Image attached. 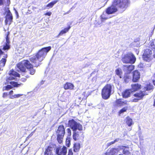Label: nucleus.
Returning a JSON list of instances; mask_svg holds the SVG:
<instances>
[{
    "mask_svg": "<svg viewBox=\"0 0 155 155\" xmlns=\"http://www.w3.org/2000/svg\"><path fill=\"white\" fill-rule=\"evenodd\" d=\"M141 85L138 84L131 85L132 90L134 91H135L140 89L141 88Z\"/></svg>",
    "mask_w": 155,
    "mask_h": 155,
    "instance_id": "6ab92c4d",
    "label": "nucleus"
},
{
    "mask_svg": "<svg viewBox=\"0 0 155 155\" xmlns=\"http://www.w3.org/2000/svg\"><path fill=\"white\" fill-rule=\"evenodd\" d=\"M114 143H115L114 142V141H113L111 142L108 143L107 144V147H109V146H110L111 145L113 144H114Z\"/></svg>",
    "mask_w": 155,
    "mask_h": 155,
    "instance_id": "c9c22d12",
    "label": "nucleus"
},
{
    "mask_svg": "<svg viewBox=\"0 0 155 155\" xmlns=\"http://www.w3.org/2000/svg\"><path fill=\"white\" fill-rule=\"evenodd\" d=\"M74 87L73 84L69 82L66 83L64 85V88L65 90H73Z\"/></svg>",
    "mask_w": 155,
    "mask_h": 155,
    "instance_id": "a211bd4d",
    "label": "nucleus"
},
{
    "mask_svg": "<svg viewBox=\"0 0 155 155\" xmlns=\"http://www.w3.org/2000/svg\"><path fill=\"white\" fill-rule=\"evenodd\" d=\"M3 53L2 51V50L0 49V55H1V54H2Z\"/></svg>",
    "mask_w": 155,
    "mask_h": 155,
    "instance_id": "5fc2aeb1",
    "label": "nucleus"
},
{
    "mask_svg": "<svg viewBox=\"0 0 155 155\" xmlns=\"http://www.w3.org/2000/svg\"><path fill=\"white\" fill-rule=\"evenodd\" d=\"M116 74L117 75H118L119 76V77H120V78H122L121 74H122V72L121 70L120 69V68L117 69L116 70Z\"/></svg>",
    "mask_w": 155,
    "mask_h": 155,
    "instance_id": "c756f323",
    "label": "nucleus"
},
{
    "mask_svg": "<svg viewBox=\"0 0 155 155\" xmlns=\"http://www.w3.org/2000/svg\"><path fill=\"white\" fill-rule=\"evenodd\" d=\"M127 110V107H124L121 109L119 112V114H121L124 113V112H125L126 110Z\"/></svg>",
    "mask_w": 155,
    "mask_h": 155,
    "instance_id": "2f4dec72",
    "label": "nucleus"
},
{
    "mask_svg": "<svg viewBox=\"0 0 155 155\" xmlns=\"http://www.w3.org/2000/svg\"><path fill=\"white\" fill-rule=\"evenodd\" d=\"M117 8L116 5H113V2L112 5L107 8L106 10V13L109 14H112L117 12Z\"/></svg>",
    "mask_w": 155,
    "mask_h": 155,
    "instance_id": "9b49d317",
    "label": "nucleus"
},
{
    "mask_svg": "<svg viewBox=\"0 0 155 155\" xmlns=\"http://www.w3.org/2000/svg\"><path fill=\"white\" fill-rule=\"evenodd\" d=\"M70 28V26H69L68 28H64L58 34L57 37H58L62 35L63 34L66 33L69 31Z\"/></svg>",
    "mask_w": 155,
    "mask_h": 155,
    "instance_id": "412c9836",
    "label": "nucleus"
},
{
    "mask_svg": "<svg viewBox=\"0 0 155 155\" xmlns=\"http://www.w3.org/2000/svg\"><path fill=\"white\" fill-rule=\"evenodd\" d=\"M5 23L6 25L10 24L12 22L13 18L11 13L9 11L7 12L5 17Z\"/></svg>",
    "mask_w": 155,
    "mask_h": 155,
    "instance_id": "ddd939ff",
    "label": "nucleus"
},
{
    "mask_svg": "<svg viewBox=\"0 0 155 155\" xmlns=\"http://www.w3.org/2000/svg\"><path fill=\"white\" fill-rule=\"evenodd\" d=\"M112 86L110 84L106 85L102 90L101 95L102 98L105 100L109 98L111 95Z\"/></svg>",
    "mask_w": 155,
    "mask_h": 155,
    "instance_id": "423d86ee",
    "label": "nucleus"
},
{
    "mask_svg": "<svg viewBox=\"0 0 155 155\" xmlns=\"http://www.w3.org/2000/svg\"><path fill=\"white\" fill-rule=\"evenodd\" d=\"M80 147V144L79 143H76L74 144V150L75 152H77L79 151Z\"/></svg>",
    "mask_w": 155,
    "mask_h": 155,
    "instance_id": "bb28decb",
    "label": "nucleus"
},
{
    "mask_svg": "<svg viewBox=\"0 0 155 155\" xmlns=\"http://www.w3.org/2000/svg\"><path fill=\"white\" fill-rule=\"evenodd\" d=\"M108 0H105L104 1L105 2L104 5L103 6H104L106 4V3H107V2L108 1Z\"/></svg>",
    "mask_w": 155,
    "mask_h": 155,
    "instance_id": "3c124183",
    "label": "nucleus"
},
{
    "mask_svg": "<svg viewBox=\"0 0 155 155\" xmlns=\"http://www.w3.org/2000/svg\"><path fill=\"white\" fill-rule=\"evenodd\" d=\"M10 76L6 79L8 84H10L13 85L14 87H18L22 85V84H18L17 82L12 80L17 81L16 77H19L20 75L17 72L14 71H11L10 73Z\"/></svg>",
    "mask_w": 155,
    "mask_h": 155,
    "instance_id": "7ed1b4c3",
    "label": "nucleus"
},
{
    "mask_svg": "<svg viewBox=\"0 0 155 155\" xmlns=\"http://www.w3.org/2000/svg\"><path fill=\"white\" fill-rule=\"evenodd\" d=\"M68 124L73 131H81L83 130L82 125L73 119L70 120Z\"/></svg>",
    "mask_w": 155,
    "mask_h": 155,
    "instance_id": "0eeeda50",
    "label": "nucleus"
},
{
    "mask_svg": "<svg viewBox=\"0 0 155 155\" xmlns=\"http://www.w3.org/2000/svg\"><path fill=\"white\" fill-rule=\"evenodd\" d=\"M152 52L151 50L146 49L144 52L143 55V60L148 62H149L153 59Z\"/></svg>",
    "mask_w": 155,
    "mask_h": 155,
    "instance_id": "9d476101",
    "label": "nucleus"
},
{
    "mask_svg": "<svg viewBox=\"0 0 155 155\" xmlns=\"http://www.w3.org/2000/svg\"><path fill=\"white\" fill-rule=\"evenodd\" d=\"M113 5L120 10L124 11L130 4L129 0H114Z\"/></svg>",
    "mask_w": 155,
    "mask_h": 155,
    "instance_id": "20e7f679",
    "label": "nucleus"
},
{
    "mask_svg": "<svg viewBox=\"0 0 155 155\" xmlns=\"http://www.w3.org/2000/svg\"><path fill=\"white\" fill-rule=\"evenodd\" d=\"M66 144L68 145V147H69L70 144L69 140V139H67L66 141Z\"/></svg>",
    "mask_w": 155,
    "mask_h": 155,
    "instance_id": "4c0bfd02",
    "label": "nucleus"
},
{
    "mask_svg": "<svg viewBox=\"0 0 155 155\" xmlns=\"http://www.w3.org/2000/svg\"><path fill=\"white\" fill-rule=\"evenodd\" d=\"M51 49V46L42 48L38 51L36 55L30 58V61L34 64V65L35 67H38L41 64V62L44 60L47 53Z\"/></svg>",
    "mask_w": 155,
    "mask_h": 155,
    "instance_id": "f257e3e1",
    "label": "nucleus"
},
{
    "mask_svg": "<svg viewBox=\"0 0 155 155\" xmlns=\"http://www.w3.org/2000/svg\"><path fill=\"white\" fill-rule=\"evenodd\" d=\"M153 89V86L151 85L150 83H147L145 85L144 88L142 89V91L134 94V96L138 98L139 99H142L145 95L148 94L151 91H152Z\"/></svg>",
    "mask_w": 155,
    "mask_h": 155,
    "instance_id": "f03ea898",
    "label": "nucleus"
},
{
    "mask_svg": "<svg viewBox=\"0 0 155 155\" xmlns=\"http://www.w3.org/2000/svg\"><path fill=\"white\" fill-rule=\"evenodd\" d=\"M140 99H138V98H134L133 100V101L134 102H137Z\"/></svg>",
    "mask_w": 155,
    "mask_h": 155,
    "instance_id": "c03bdc74",
    "label": "nucleus"
},
{
    "mask_svg": "<svg viewBox=\"0 0 155 155\" xmlns=\"http://www.w3.org/2000/svg\"><path fill=\"white\" fill-rule=\"evenodd\" d=\"M109 14H107L106 12H104L101 15V21H103L104 20L110 18L108 15Z\"/></svg>",
    "mask_w": 155,
    "mask_h": 155,
    "instance_id": "5701e85b",
    "label": "nucleus"
},
{
    "mask_svg": "<svg viewBox=\"0 0 155 155\" xmlns=\"http://www.w3.org/2000/svg\"><path fill=\"white\" fill-rule=\"evenodd\" d=\"M12 88V87L10 85H7L5 87V90H9Z\"/></svg>",
    "mask_w": 155,
    "mask_h": 155,
    "instance_id": "72a5a7b5",
    "label": "nucleus"
},
{
    "mask_svg": "<svg viewBox=\"0 0 155 155\" xmlns=\"http://www.w3.org/2000/svg\"><path fill=\"white\" fill-rule=\"evenodd\" d=\"M136 58L135 56L131 53H128L125 55L122 58V61L124 63H134L135 61Z\"/></svg>",
    "mask_w": 155,
    "mask_h": 155,
    "instance_id": "6e6552de",
    "label": "nucleus"
},
{
    "mask_svg": "<svg viewBox=\"0 0 155 155\" xmlns=\"http://www.w3.org/2000/svg\"><path fill=\"white\" fill-rule=\"evenodd\" d=\"M138 66L139 68H143L144 67V65L143 64L140 63L138 64Z\"/></svg>",
    "mask_w": 155,
    "mask_h": 155,
    "instance_id": "58836bf2",
    "label": "nucleus"
},
{
    "mask_svg": "<svg viewBox=\"0 0 155 155\" xmlns=\"http://www.w3.org/2000/svg\"><path fill=\"white\" fill-rule=\"evenodd\" d=\"M21 81H26V80L25 78H21Z\"/></svg>",
    "mask_w": 155,
    "mask_h": 155,
    "instance_id": "864d4df0",
    "label": "nucleus"
},
{
    "mask_svg": "<svg viewBox=\"0 0 155 155\" xmlns=\"http://www.w3.org/2000/svg\"><path fill=\"white\" fill-rule=\"evenodd\" d=\"M81 133V131H73V138L75 140L79 139V134Z\"/></svg>",
    "mask_w": 155,
    "mask_h": 155,
    "instance_id": "4be33fe9",
    "label": "nucleus"
},
{
    "mask_svg": "<svg viewBox=\"0 0 155 155\" xmlns=\"http://www.w3.org/2000/svg\"><path fill=\"white\" fill-rule=\"evenodd\" d=\"M3 0H0V5H2L3 4Z\"/></svg>",
    "mask_w": 155,
    "mask_h": 155,
    "instance_id": "de8ad7c7",
    "label": "nucleus"
},
{
    "mask_svg": "<svg viewBox=\"0 0 155 155\" xmlns=\"http://www.w3.org/2000/svg\"><path fill=\"white\" fill-rule=\"evenodd\" d=\"M52 149V148L51 147H48V148L45 150V155H53L51 152Z\"/></svg>",
    "mask_w": 155,
    "mask_h": 155,
    "instance_id": "b1692460",
    "label": "nucleus"
},
{
    "mask_svg": "<svg viewBox=\"0 0 155 155\" xmlns=\"http://www.w3.org/2000/svg\"><path fill=\"white\" fill-rule=\"evenodd\" d=\"M73 153L72 150L71 149H70L68 152V155H73Z\"/></svg>",
    "mask_w": 155,
    "mask_h": 155,
    "instance_id": "e433bc0d",
    "label": "nucleus"
},
{
    "mask_svg": "<svg viewBox=\"0 0 155 155\" xmlns=\"http://www.w3.org/2000/svg\"><path fill=\"white\" fill-rule=\"evenodd\" d=\"M152 56H153V57L155 58V54L154 55H152Z\"/></svg>",
    "mask_w": 155,
    "mask_h": 155,
    "instance_id": "052dcab7",
    "label": "nucleus"
},
{
    "mask_svg": "<svg viewBox=\"0 0 155 155\" xmlns=\"http://www.w3.org/2000/svg\"><path fill=\"white\" fill-rule=\"evenodd\" d=\"M8 95V94L7 93H4L3 94L2 97L3 98L6 97Z\"/></svg>",
    "mask_w": 155,
    "mask_h": 155,
    "instance_id": "ea45409f",
    "label": "nucleus"
},
{
    "mask_svg": "<svg viewBox=\"0 0 155 155\" xmlns=\"http://www.w3.org/2000/svg\"><path fill=\"white\" fill-rule=\"evenodd\" d=\"M120 150H122L123 154L126 155H128L130 154L129 148L128 147L122 146L119 147Z\"/></svg>",
    "mask_w": 155,
    "mask_h": 155,
    "instance_id": "dca6fc26",
    "label": "nucleus"
},
{
    "mask_svg": "<svg viewBox=\"0 0 155 155\" xmlns=\"http://www.w3.org/2000/svg\"><path fill=\"white\" fill-rule=\"evenodd\" d=\"M119 150H120L119 147L117 148L111 149L110 151V154L114 155L116 153H117L119 152Z\"/></svg>",
    "mask_w": 155,
    "mask_h": 155,
    "instance_id": "393cba45",
    "label": "nucleus"
},
{
    "mask_svg": "<svg viewBox=\"0 0 155 155\" xmlns=\"http://www.w3.org/2000/svg\"><path fill=\"white\" fill-rule=\"evenodd\" d=\"M67 131L69 134H71V130L70 128L67 129Z\"/></svg>",
    "mask_w": 155,
    "mask_h": 155,
    "instance_id": "49530a36",
    "label": "nucleus"
},
{
    "mask_svg": "<svg viewBox=\"0 0 155 155\" xmlns=\"http://www.w3.org/2000/svg\"><path fill=\"white\" fill-rule=\"evenodd\" d=\"M67 148L65 146L60 148L59 150L56 149V151L58 155H66L67 153Z\"/></svg>",
    "mask_w": 155,
    "mask_h": 155,
    "instance_id": "4468645a",
    "label": "nucleus"
},
{
    "mask_svg": "<svg viewBox=\"0 0 155 155\" xmlns=\"http://www.w3.org/2000/svg\"><path fill=\"white\" fill-rule=\"evenodd\" d=\"M153 84L155 85V81H153Z\"/></svg>",
    "mask_w": 155,
    "mask_h": 155,
    "instance_id": "13d9d810",
    "label": "nucleus"
},
{
    "mask_svg": "<svg viewBox=\"0 0 155 155\" xmlns=\"http://www.w3.org/2000/svg\"><path fill=\"white\" fill-rule=\"evenodd\" d=\"M153 105H154V106L155 107V101H154Z\"/></svg>",
    "mask_w": 155,
    "mask_h": 155,
    "instance_id": "bf43d9fd",
    "label": "nucleus"
},
{
    "mask_svg": "<svg viewBox=\"0 0 155 155\" xmlns=\"http://www.w3.org/2000/svg\"><path fill=\"white\" fill-rule=\"evenodd\" d=\"M126 122L128 126H130L133 124L132 119L128 117H127Z\"/></svg>",
    "mask_w": 155,
    "mask_h": 155,
    "instance_id": "a878e982",
    "label": "nucleus"
},
{
    "mask_svg": "<svg viewBox=\"0 0 155 155\" xmlns=\"http://www.w3.org/2000/svg\"><path fill=\"white\" fill-rule=\"evenodd\" d=\"M140 78V72L137 71H135L133 73V81L134 82H137Z\"/></svg>",
    "mask_w": 155,
    "mask_h": 155,
    "instance_id": "2eb2a0df",
    "label": "nucleus"
},
{
    "mask_svg": "<svg viewBox=\"0 0 155 155\" xmlns=\"http://www.w3.org/2000/svg\"><path fill=\"white\" fill-rule=\"evenodd\" d=\"M9 98L10 99H14L15 98V95H10L9 96Z\"/></svg>",
    "mask_w": 155,
    "mask_h": 155,
    "instance_id": "a18cd8bd",
    "label": "nucleus"
},
{
    "mask_svg": "<svg viewBox=\"0 0 155 155\" xmlns=\"http://www.w3.org/2000/svg\"><path fill=\"white\" fill-rule=\"evenodd\" d=\"M65 133V130L64 126L62 125L60 126L56 131L57 140L59 143H61L62 142Z\"/></svg>",
    "mask_w": 155,
    "mask_h": 155,
    "instance_id": "1a4fd4ad",
    "label": "nucleus"
},
{
    "mask_svg": "<svg viewBox=\"0 0 155 155\" xmlns=\"http://www.w3.org/2000/svg\"><path fill=\"white\" fill-rule=\"evenodd\" d=\"M6 59L5 58H2L0 61V66L3 67L5 65Z\"/></svg>",
    "mask_w": 155,
    "mask_h": 155,
    "instance_id": "c85d7f7f",
    "label": "nucleus"
},
{
    "mask_svg": "<svg viewBox=\"0 0 155 155\" xmlns=\"http://www.w3.org/2000/svg\"><path fill=\"white\" fill-rule=\"evenodd\" d=\"M10 48V46L9 44H6V45L3 47V49L4 50H7L9 49Z\"/></svg>",
    "mask_w": 155,
    "mask_h": 155,
    "instance_id": "473e14b6",
    "label": "nucleus"
},
{
    "mask_svg": "<svg viewBox=\"0 0 155 155\" xmlns=\"http://www.w3.org/2000/svg\"><path fill=\"white\" fill-rule=\"evenodd\" d=\"M13 93V91H11L9 92V94L11 95Z\"/></svg>",
    "mask_w": 155,
    "mask_h": 155,
    "instance_id": "8fccbe9b",
    "label": "nucleus"
},
{
    "mask_svg": "<svg viewBox=\"0 0 155 155\" xmlns=\"http://www.w3.org/2000/svg\"><path fill=\"white\" fill-rule=\"evenodd\" d=\"M51 14V12H47L45 14V15H48L49 16H50Z\"/></svg>",
    "mask_w": 155,
    "mask_h": 155,
    "instance_id": "a19ab883",
    "label": "nucleus"
},
{
    "mask_svg": "<svg viewBox=\"0 0 155 155\" xmlns=\"http://www.w3.org/2000/svg\"><path fill=\"white\" fill-rule=\"evenodd\" d=\"M89 64H86V65L85 66V67H87L88 66Z\"/></svg>",
    "mask_w": 155,
    "mask_h": 155,
    "instance_id": "4d7b16f0",
    "label": "nucleus"
},
{
    "mask_svg": "<svg viewBox=\"0 0 155 155\" xmlns=\"http://www.w3.org/2000/svg\"><path fill=\"white\" fill-rule=\"evenodd\" d=\"M32 66V64L30 62L27 60H24L19 63L17 65V70L18 71H21L24 72L25 71L26 68H30Z\"/></svg>",
    "mask_w": 155,
    "mask_h": 155,
    "instance_id": "39448f33",
    "label": "nucleus"
},
{
    "mask_svg": "<svg viewBox=\"0 0 155 155\" xmlns=\"http://www.w3.org/2000/svg\"><path fill=\"white\" fill-rule=\"evenodd\" d=\"M6 41H7V44H9V40H8V39L7 38H6Z\"/></svg>",
    "mask_w": 155,
    "mask_h": 155,
    "instance_id": "603ef678",
    "label": "nucleus"
},
{
    "mask_svg": "<svg viewBox=\"0 0 155 155\" xmlns=\"http://www.w3.org/2000/svg\"><path fill=\"white\" fill-rule=\"evenodd\" d=\"M7 54H5V56H4V57L5 58H7Z\"/></svg>",
    "mask_w": 155,
    "mask_h": 155,
    "instance_id": "6e6d98bb",
    "label": "nucleus"
},
{
    "mask_svg": "<svg viewBox=\"0 0 155 155\" xmlns=\"http://www.w3.org/2000/svg\"><path fill=\"white\" fill-rule=\"evenodd\" d=\"M123 67L124 71L127 74L130 73L134 68V66L131 64H125Z\"/></svg>",
    "mask_w": 155,
    "mask_h": 155,
    "instance_id": "f8f14e48",
    "label": "nucleus"
},
{
    "mask_svg": "<svg viewBox=\"0 0 155 155\" xmlns=\"http://www.w3.org/2000/svg\"><path fill=\"white\" fill-rule=\"evenodd\" d=\"M44 82H45V81L42 80L41 81V82L39 83L40 84V85H41L43 84H44Z\"/></svg>",
    "mask_w": 155,
    "mask_h": 155,
    "instance_id": "09e8293b",
    "label": "nucleus"
},
{
    "mask_svg": "<svg viewBox=\"0 0 155 155\" xmlns=\"http://www.w3.org/2000/svg\"><path fill=\"white\" fill-rule=\"evenodd\" d=\"M27 69L29 70V73L30 74L33 75L35 74V70L33 68L32 65L30 68H29Z\"/></svg>",
    "mask_w": 155,
    "mask_h": 155,
    "instance_id": "7c9ffc66",
    "label": "nucleus"
},
{
    "mask_svg": "<svg viewBox=\"0 0 155 155\" xmlns=\"http://www.w3.org/2000/svg\"><path fill=\"white\" fill-rule=\"evenodd\" d=\"M132 91L131 89L126 90L122 93L123 97L125 98H127L130 96L131 92Z\"/></svg>",
    "mask_w": 155,
    "mask_h": 155,
    "instance_id": "aec40b11",
    "label": "nucleus"
},
{
    "mask_svg": "<svg viewBox=\"0 0 155 155\" xmlns=\"http://www.w3.org/2000/svg\"><path fill=\"white\" fill-rule=\"evenodd\" d=\"M151 47L152 48H154L155 47V46L154 44V43L153 42H151Z\"/></svg>",
    "mask_w": 155,
    "mask_h": 155,
    "instance_id": "79ce46f5",
    "label": "nucleus"
},
{
    "mask_svg": "<svg viewBox=\"0 0 155 155\" xmlns=\"http://www.w3.org/2000/svg\"><path fill=\"white\" fill-rule=\"evenodd\" d=\"M120 140V139L119 138H117L115 139L114 141V143H115L116 142H118Z\"/></svg>",
    "mask_w": 155,
    "mask_h": 155,
    "instance_id": "37998d69",
    "label": "nucleus"
},
{
    "mask_svg": "<svg viewBox=\"0 0 155 155\" xmlns=\"http://www.w3.org/2000/svg\"><path fill=\"white\" fill-rule=\"evenodd\" d=\"M127 78H129L128 76H127Z\"/></svg>",
    "mask_w": 155,
    "mask_h": 155,
    "instance_id": "680f3d73",
    "label": "nucleus"
},
{
    "mask_svg": "<svg viewBox=\"0 0 155 155\" xmlns=\"http://www.w3.org/2000/svg\"><path fill=\"white\" fill-rule=\"evenodd\" d=\"M127 101H124L123 100L119 99L116 101L115 102V105L117 106H120L127 104Z\"/></svg>",
    "mask_w": 155,
    "mask_h": 155,
    "instance_id": "f3484780",
    "label": "nucleus"
},
{
    "mask_svg": "<svg viewBox=\"0 0 155 155\" xmlns=\"http://www.w3.org/2000/svg\"><path fill=\"white\" fill-rule=\"evenodd\" d=\"M23 95V94H15V98H18Z\"/></svg>",
    "mask_w": 155,
    "mask_h": 155,
    "instance_id": "f704fd0d",
    "label": "nucleus"
},
{
    "mask_svg": "<svg viewBox=\"0 0 155 155\" xmlns=\"http://www.w3.org/2000/svg\"><path fill=\"white\" fill-rule=\"evenodd\" d=\"M58 1V0H54L52 2H50L47 5L46 7L50 8H52L53 5L57 2Z\"/></svg>",
    "mask_w": 155,
    "mask_h": 155,
    "instance_id": "cd10ccee",
    "label": "nucleus"
}]
</instances>
